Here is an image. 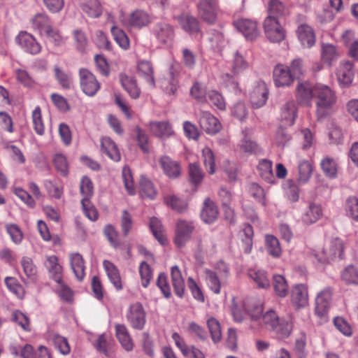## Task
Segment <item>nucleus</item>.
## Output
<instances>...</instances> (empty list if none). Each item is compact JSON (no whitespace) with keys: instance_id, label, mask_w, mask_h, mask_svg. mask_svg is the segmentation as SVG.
I'll return each mask as SVG.
<instances>
[{"instance_id":"b1692460","label":"nucleus","mask_w":358,"mask_h":358,"mask_svg":"<svg viewBox=\"0 0 358 358\" xmlns=\"http://www.w3.org/2000/svg\"><path fill=\"white\" fill-rule=\"evenodd\" d=\"M154 33L159 41L163 44H168L172 41L174 36L173 27L166 23H157L154 28Z\"/></svg>"},{"instance_id":"a18cd8bd","label":"nucleus","mask_w":358,"mask_h":358,"mask_svg":"<svg viewBox=\"0 0 358 358\" xmlns=\"http://www.w3.org/2000/svg\"><path fill=\"white\" fill-rule=\"evenodd\" d=\"M138 71L143 76H144L148 83H149L151 85L155 86L153 68L152 64L150 62H139L138 64Z\"/></svg>"},{"instance_id":"bb28decb","label":"nucleus","mask_w":358,"mask_h":358,"mask_svg":"<svg viewBox=\"0 0 358 358\" xmlns=\"http://www.w3.org/2000/svg\"><path fill=\"white\" fill-rule=\"evenodd\" d=\"M296 116V106L293 101L287 102L281 109L280 120L285 125L294 124Z\"/></svg>"},{"instance_id":"7c9ffc66","label":"nucleus","mask_w":358,"mask_h":358,"mask_svg":"<svg viewBox=\"0 0 358 358\" xmlns=\"http://www.w3.org/2000/svg\"><path fill=\"white\" fill-rule=\"evenodd\" d=\"M171 275L174 292L182 298L185 294V281L178 266H174L171 268Z\"/></svg>"},{"instance_id":"393cba45","label":"nucleus","mask_w":358,"mask_h":358,"mask_svg":"<svg viewBox=\"0 0 358 358\" xmlns=\"http://www.w3.org/2000/svg\"><path fill=\"white\" fill-rule=\"evenodd\" d=\"M352 67L353 65L351 62H346L341 64L337 70L336 76L338 80L344 87L349 86L352 82L354 77Z\"/></svg>"},{"instance_id":"cd10ccee","label":"nucleus","mask_w":358,"mask_h":358,"mask_svg":"<svg viewBox=\"0 0 358 358\" xmlns=\"http://www.w3.org/2000/svg\"><path fill=\"white\" fill-rule=\"evenodd\" d=\"M101 150L106 154L112 160L118 162L120 160V153L119 150L114 143L108 137H103L101 141Z\"/></svg>"},{"instance_id":"69168bd1","label":"nucleus","mask_w":358,"mask_h":358,"mask_svg":"<svg viewBox=\"0 0 358 358\" xmlns=\"http://www.w3.org/2000/svg\"><path fill=\"white\" fill-rule=\"evenodd\" d=\"M52 342L56 348L63 355H68L70 351V346L67 339L62 336L55 335L53 337Z\"/></svg>"},{"instance_id":"338daca9","label":"nucleus","mask_w":358,"mask_h":358,"mask_svg":"<svg viewBox=\"0 0 358 358\" xmlns=\"http://www.w3.org/2000/svg\"><path fill=\"white\" fill-rule=\"evenodd\" d=\"M240 148L243 152L248 154H257L261 152L259 145L255 141L247 138L242 141Z\"/></svg>"},{"instance_id":"f257e3e1","label":"nucleus","mask_w":358,"mask_h":358,"mask_svg":"<svg viewBox=\"0 0 358 358\" xmlns=\"http://www.w3.org/2000/svg\"><path fill=\"white\" fill-rule=\"evenodd\" d=\"M245 313L248 314L251 321L252 328H257L261 324V320L264 322L266 327L275 333L280 338L288 337L292 330V324L289 321L280 319L273 310L267 311L262 315L263 306L260 301L249 299L243 302Z\"/></svg>"},{"instance_id":"0e129e2a","label":"nucleus","mask_w":358,"mask_h":358,"mask_svg":"<svg viewBox=\"0 0 358 358\" xmlns=\"http://www.w3.org/2000/svg\"><path fill=\"white\" fill-rule=\"evenodd\" d=\"M139 272L141 277L142 285L147 287L152 278V269L150 266L145 262H143L139 268Z\"/></svg>"},{"instance_id":"c756f323","label":"nucleus","mask_w":358,"mask_h":358,"mask_svg":"<svg viewBox=\"0 0 358 358\" xmlns=\"http://www.w3.org/2000/svg\"><path fill=\"white\" fill-rule=\"evenodd\" d=\"M177 77L178 73L174 70L173 66H171L166 78L162 82V87L166 94L169 95L175 94L178 85Z\"/></svg>"},{"instance_id":"9d476101","label":"nucleus","mask_w":358,"mask_h":358,"mask_svg":"<svg viewBox=\"0 0 358 358\" xmlns=\"http://www.w3.org/2000/svg\"><path fill=\"white\" fill-rule=\"evenodd\" d=\"M194 227L192 222L180 220L177 222L176 229L175 243L178 248L184 246L191 238Z\"/></svg>"},{"instance_id":"473e14b6","label":"nucleus","mask_w":358,"mask_h":358,"mask_svg":"<svg viewBox=\"0 0 358 358\" xmlns=\"http://www.w3.org/2000/svg\"><path fill=\"white\" fill-rule=\"evenodd\" d=\"M152 133L161 138H166L173 134L171 124L167 122H154L150 123Z\"/></svg>"},{"instance_id":"dca6fc26","label":"nucleus","mask_w":358,"mask_h":358,"mask_svg":"<svg viewBox=\"0 0 358 358\" xmlns=\"http://www.w3.org/2000/svg\"><path fill=\"white\" fill-rule=\"evenodd\" d=\"M273 76L277 87L289 86L294 80L289 67L283 64H278L275 66Z\"/></svg>"},{"instance_id":"6e6d98bb","label":"nucleus","mask_w":358,"mask_h":358,"mask_svg":"<svg viewBox=\"0 0 358 358\" xmlns=\"http://www.w3.org/2000/svg\"><path fill=\"white\" fill-rule=\"evenodd\" d=\"M342 280L346 284H358V271L353 266H348L341 275Z\"/></svg>"},{"instance_id":"c85d7f7f","label":"nucleus","mask_w":358,"mask_h":358,"mask_svg":"<svg viewBox=\"0 0 358 358\" xmlns=\"http://www.w3.org/2000/svg\"><path fill=\"white\" fill-rule=\"evenodd\" d=\"M103 267L106 271L107 275L113 283L114 287L120 290L122 289L121 277L117 268L108 260H104L103 262Z\"/></svg>"},{"instance_id":"13d9d810","label":"nucleus","mask_w":358,"mask_h":358,"mask_svg":"<svg viewBox=\"0 0 358 358\" xmlns=\"http://www.w3.org/2000/svg\"><path fill=\"white\" fill-rule=\"evenodd\" d=\"M312 173V166L308 161L301 162L299 164V177L298 180L299 182H306Z\"/></svg>"},{"instance_id":"5701e85b","label":"nucleus","mask_w":358,"mask_h":358,"mask_svg":"<svg viewBox=\"0 0 358 358\" xmlns=\"http://www.w3.org/2000/svg\"><path fill=\"white\" fill-rule=\"evenodd\" d=\"M315 86H312L308 82L299 83L296 87V97L303 105H309L310 100L315 96Z\"/></svg>"},{"instance_id":"2eb2a0df","label":"nucleus","mask_w":358,"mask_h":358,"mask_svg":"<svg viewBox=\"0 0 358 358\" xmlns=\"http://www.w3.org/2000/svg\"><path fill=\"white\" fill-rule=\"evenodd\" d=\"M268 90L265 83L258 82L250 95V102L254 108L263 106L268 99Z\"/></svg>"},{"instance_id":"e2e57ef3","label":"nucleus","mask_w":358,"mask_h":358,"mask_svg":"<svg viewBox=\"0 0 358 358\" xmlns=\"http://www.w3.org/2000/svg\"><path fill=\"white\" fill-rule=\"evenodd\" d=\"M135 133L136 134V140L138 143V145L141 149L145 153L149 152V146H148V136L145 131L143 130L138 126L135 128Z\"/></svg>"},{"instance_id":"de8ad7c7","label":"nucleus","mask_w":358,"mask_h":358,"mask_svg":"<svg viewBox=\"0 0 358 358\" xmlns=\"http://www.w3.org/2000/svg\"><path fill=\"white\" fill-rule=\"evenodd\" d=\"M249 275L259 288L266 289L270 286V280L266 271L260 270L250 271Z\"/></svg>"},{"instance_id":"0eeeda50","label":"nucleus","mask_w":358,"mask_h":358,"mask_svg":"<svg viewBox=\"0 0 358 358\" xmlns=\"http://www.w3.org/2000/svg\"><path fill=\"white\" fill-rule=\"evenodd\" d=\"M332 297L330 288L321 291L315 299V314L321 319L326 320Z\"/></svg>"},{"instance_id":"3c124183","label":"nucleus","mask_w":358,"mask_h":358,"mask_svg":"<svg viewBox=\"0 0 358 358\" xmlns=\"http://www.w3.org/2000/svg\"><path fill=\"white\" fill-rule=\"evenodd\" d=\"M202 157L203 164L209 174H213L215 172V156L213 151L209 148H205L202 150Z\"/></svg>"},{"instance_id":"774afa93","label":"nucleus","mask_w":358,"mask_h":358,"mask_svg":"<svg viewBox=\"0 0 358 358\" xmlns=\"http://www.w3.org/2000/svg\"><path fill=\"white\" fill-rule=\"evenodd\" d=\"M157 285L159 288L161 289L164 296L166 298H170L171 296V291L170 286L168 282L167 276L164 273H161L159 274Z\"/></svg>"},{"instance_id":"aec40b11","label":"nucleus","mask_w":358,"mask_h":358,"mask_svg":"<svg viewBox=\"0 0 358 358\" xmlns=\"http://www.w3.org/2000/svg\"><path fill=\"white\" fill-rule=\"evenodd\" d=\"M253 235L252 227L248 223L243 224V228L238 232V237L241 241L240 247L246 254L251 252Z\"/></svg>"},{"instance_id":"37998d69","label":"nucleus","mask_w":358,"mask_h":358,"mask_svg":"<svg viewBox=\"0 0 358 358\" xmlns=\"http://www.w3.org/2000/svg\"><path fill=\"white\" fill-rule=\"evenodd\" d=\"M80 189L81 194L83 196L81 203L85 205L87 201H90L94 194L93 183L88 177H83L80 182Z\"/></svg>"},{"instance_id":"6ab92c4d","label":"nucleus","mask_w":358,"mask_h":358,"mask_svg":"<svg viewBox=\"0 0 358 358\" xmlns=\"http://www.w3.org/2000/svg\"><path fill=\"white\" fill-rule=\"evenodd\" d=\"M291 300L296 309L305 307L308 303L307 287L303 284L295 285L292 290Z\"/></svg>"},{"instance_id":"e433bc0d","label":"nucleus","mask_w":358,"mask_h":358,"mask_svg":"<svg viewBox=\"0 0 358 358\" xmlns=\"http://www.w3.org/2000/svg\"><path fill=\"white\" fill-rule=\"evenodd\" d=\"M48 269L52 275L53 279L59 284L62 285V279L61 273L62 267L58 263V258L55 255H52L48 257Z\"/></svg>"},{"instance_id":"49530a36","label":"nucleus","mask_w":358,"mask_h":358,"mask_svg":"<svg viewBox=\"0 0 358 358\" xmlns=\"http://www.w3.org/2000/svg\"><path fill=\"white\" fill-rule=\"evenodd\" d=\"M211 338L215 343H219L222 339V331L220 322L214 317H210L207 321Z\"/></svg>"},{"instance_id":"a211bd4d","label":"nucleus","mask_w":358,"mask_h":358,"mask_svg":"<svg viewBox=\"0 0 358 358\" xmlns=\"http://www.w3.org/2000/svg\"><path fill=\"white\" fill-rule=\"evenodd\" d=\"M178 21L182 29L189 34H198L201 32L200 22L192 15L183 13L178 17Z\"/></svg>"},{"instance_id":"4468645a","label":"nucleus","mask_w":358,"mask_h":358,"mask_svg":"<svg viewBox=\"0 0 358 358\" xmlns=\"http://www.w3.org/2000/svg\"><path fill=\"white\" fill-rule=\"evenodd\" d=\"M16 42L26 52L35 55L40 52L41 47L36 39L26 31H21L15 38Z\"/></svg>"},{"instance_id":"bf43d9fd","label":"nucleus","mask_w":358,"mask_h":358,"mask_svg":"<svg viewBox=\"0 0 358 358\" xmlns=\"http://www.w3.org/2000/svg\"><path fill=\"white\" fill-rule=\"evenodd\" d=\"M345 209L348 215L358 222V199L357 197L352 196L347 199Z\"/></svg>"},{"instance_id":"c9c22d12","label":"nucleus","mask_w":358,"mask_h":358,"mask_svg":"<svg viewBox=\"0 0 358 358\" xmlns=\"http://www.w3.org/2000/svg\"><path fill=\"white\" fill-rule=\"evenodd\" d=\"M260 176L268 183H274L275 176L272 169V162L268 159H262L258 165Z\"/></svg>"},{"instance_id":"ddd939ff","label":"nucleus","mask_w":358,"mask_h":358,"mask_svg":"<svg viewBox=\"0 0 358 358\" xmlns=\"http://www.w3.org/2000/svg\"><path fill=\"white\" fill-rule=\"evenodd\" d=\"M247 67V63L244 60L241 54L239 52H236L234 54V58L233 60V65L231 67V73L224 74L223 76L224 80L231 83L233 85L234 90L238 89V83L237 80L234 78L235 76L239 74V73Z\"/></svg>"},{"instance_id":"4be33fe9","label":"nucleus","mask_w":358,"mask_h":358,"mask_svg":"<svg viewBox=\"0 0 358 358\" xmlns=\"http://www.w3.org/2000/svg\"><path fill=\"white\" fill-rule=\"evenodd\" d=\"M296 34L303 46L312 47L315 42V36L313 28L307 24L301 23L298 26Z\"/></svg>"},{"instance_id":"7ed1b4c3","label":"nucleus","mask_w":358,"mask_h":358,"mask_svg":"<svg viewBox=\"0 0 358 358\" xmlns=\"http://www.w3.org/2000/svg\"><path fill=\"white\" fill-rule=\"evenodd\" d=\"M343 242L338 238L332 240L330 243L321 250L315 251L313 254L317 262L322 264H327L334 261L337 257L343 259Z\"/></svg>"},{"instance_id":"a19ab883","label":"nucleus","mask_w":358,"mask_h":358,"mask_svg":"<svg viewBox=\"0 0 358 358\" xmlns=\"http://www.w3.org/2000/svg\"><path fill=\"white\" fill-rule=\"evenodd\" d=\"M188 176L189 182L192 185L197 186L201 183L204 173L198 164L192 163L189 164Z\"/></svg>"},{"instance_id":"9b49d317","label":"nucleus","mask_w":358,"mask_h":358,"mask_svg":"<svg viewBox=\"0 0 358 358\" xmlns=\"http://www.w3.org/2000/svg\"><path fill=\"white\" fill-rule=\"evenodd\" d=\"M127 317L134 329H142L145 323V313L143 306L139 303L131 305Z\"/></svg>"},{"instance_id":"2f4dec72","label":"nucleus","mask_w":358,"mask_h":358,"mask_svg":"<svg viewBox=\"0 0 358 358\" xmlns=\"http://www.w3.org/2000/svg\"><path fill=\"white\" fill-rule=\"evenodd\" d=\"M71 268L79 281H82L85 276V261L79 253L71 255L70 257Z\"/></svg>"},{"instance_id":"58836bf2","label":"nucleus","mask_w":358,"mask_h":358,"mask_svg":"<svg viewBox=\"0 0 358 358\" xmlns=\"http://www.w3.org/2000/svg\"><path fill=\"white\" fill-rule=\"evenodd\" d=\"M165 203L173 210L178 212H185L188 206L186 201L178 197L176 195H167L164 197Z\"/></svg>"},{"instance_id":"f3484780","label":"nucleus","mask_w":358,"mask_h":358,"mask_svg":"<svg viewBox=\"0 0 358 358\" xmlns=\"http://www.w3.org/2000/svg\"><path fill=\"white\" fill-rule=\"evenodd\" d=\"M219 210L215 203L209 197L205 199L201 211V218L206 224H213L218 218Z\"/></svg>"},{"instance_id":"79ce46f5","label":"nucleus","mask_w":358,"mask_h":358,"mask_svg":"<svg viewBox=\"0 0 358 358\" xmlns=\"http://www.w3.org/2000/svg\"><path fill=\"white\" fill-rule=\"evenodd\" d=\"M33 27L43 33L51 27L50 20L45 13L36 14L31 20Z\"/></svg>"},{"instance_id":"4d7b16f0","label":"nucleus","mask_w":358,"mask_h":358,"mask_svg":"<svg viewBox=\"0 0 358 358\" xmlns=\"http://www.w3.org/2000/svg\"><path fill=\"white\" fill-rule=\"evenodd\" d=\"M32 121L35 131L37 134L42 136L44 134V124L39 106H37L32 113Z\"/></svg>"},{"instance_id":"72a5a7b5","label":"nucleus","mask_w":358,"mask_h":358,"mask_svg":"<svg viewBox=\"0 0 358 358\" xmlns=\"http://www.w3.org/2000/svg\"><path fill=\"white\" fill-rule=\"evenodd\" d=\"M115 331L116 336L124 349L127 351H131L134 344L126 327L124 324H117Z\"/></svg>"},{"instance_id":"ea45409f","label":"nucleus","mask_w":358,"mask_h":358,"mask_svg":"<svg viewBox=\"0 0 358 358\" xmlns=\"http://www.w3.org/2000/svg\"><path fill=\"white\" fill-rule=\"evenodd\" d=\"M139 193L142 198H149L150 199H153L157 194L153 183L148 178L143 176L140 180Z\"/></svg>"},{"instance_id":"052dcab7","label":"nucleus","mask_w":358,"mask_h":358,"mask_svg":"<svg viewBox=\"0 0 358 358\" xmlns=\"http://www.w3.org/2000/svg\"><path fill=\"white\" fill-rule=\"evenodd\" d=\"M122 178L124 187L130 195L135 194L133 176L129 167L124 166L122 169Z\"/></svg>"},{"instance_id":"412c9836","label":"nucleus","mask_w":358,"mask_h":358,"mask_svg":"<svg viewBox=\"0 0 358 358\" xmlns=\"http://www.w3.org/2000/svg\"><path fill=\"white\" fill-rule=\"evenodd\" d=\"M159 164L164 173L169 178H176L181 174L180 164L170 157L164 155L160 157Z\"/></svg>"},{"instance_id":"4c0bfd02","label":"nucleus","mask_w":358,"mask_h":358,"mask_svg":"<svg viewBox=\"0 0 358 358\" xmlns=\"http://www.w3.org/2000/svg\"><path fill=\"white\" fill-rule=\"evenodd\" d=\"M322 215V208L319 205L310 203L308 209L303 215V222L307 224H313L317 222Z\"/></svg>"},{"instance_id":"09e8293b","label":"nucleus","mask_w":358,"mask_h":358,"mask_svg":"<svg viewBox=\"0 0 358 358\" xmlns=\"http://www.w3.org/2000/svg\"><path fill=\"white\" fill-rule=\"evenodd\" d=\"M266 245L268 252L275 257H278L281 254V248L278 239L272 235L266 236Z\"/></svg>"},{"instance_id":"680f3d73","label":"nucleus","mask_w":358,"mask_h":358,"mask_svg":"<svg viewBox=\"0 0 358 358\" xmlns=\"http://www.w3.org/2000/svg\"><path fill=\"white\" fill-rule=\"evenodd\" d=\"M285 12L283 4L278 0H271L268 3V16L278 19L282 16Z\"/></svg>"},{"instance_id":"a878e982","label":"nucleus","mask_w":358,"mask_h":358,"mask_svg":"<svg viewBox=\"0 0 358 358\" xmlns=\"http://www.w3.org/2000/svg\"><path fill=\"white\" fill-rule=\"evenodd\" d=\"M120 80L122 87L132 99H137L141 94V90L137 85L136 80L124 73L120 74Z\"/></svg>"},{"instance_id":"f704fd0d","label":"nucleus","mask_w":358,"mask_h":358,"mask_svg":"<svg viewBox=\"0 0 358 358\" xmlns=\"http://www.w3.org/2000/svg\"><path fill=\"white\" fill-rule=\"evenodd\" d=\"M81 8L91 17H99L102 13L101 6L98 0H82Z\"/></svg>"},{"instance_id":"603ef678","label":"nucleus","mask_w":358,"mask_h":358,"mask_svg":"<svg viewBox=\"0 0 358 358\" xmlns=\"http://www.w3.org/2000/svg\"><path fill=\"white\" fill-rule=\"evenodd\" d=\"M205 273L210 289L215 294H219L220 292L221 284L217 273L209 269H206Z\"/></svg>"},{"instance_id":"20e7f679","label":"nucleus","mask_w":358,"mask_h":358,"mask_svg":"<svg viewBox=\"0 0 358 358\" xmlns=\"http://www.w3.org/2000/svg\"><path fill=\"white\" fill-rule=\"evenodd\" d=\"M197 15L208 24L216 23L220 6L218 0H199L196 3Z\"/></svg>"},{"instance_id":"5fc2aeb1","label":"nucleus","mask_w":358,"mask_h":358,"mask_svg":"<svg viewBox=\"0 0 358 358\" xmlns=\"http://www.w3.org/2000/svg\"><path fill=\"white\" fill-rule=\"evenodd\" d=\"M111 32L114 39L122 48L126 50L129 48V38L123 30L115 26H113L111 28Z\"/></svg>"},{"instance_id":"864d4df0","label":"nucleus","mask_w":358,"mask_h":358,"mask_svg":"<svg viewBox=\"0 0 358 358\" xmlns=\"http://www.w3.org/2000/svg\"><path fill=\"white\" fill-rule=\"evenodd\" d=\"M321 167L327 177H336L337 173V165L332 158L325 157L321 162Z\"/></svg>"},{"instance_id":"8fccbe9b","label":"nucleus","mask_w":358,"mask_h":358,"mask_svg":"<svg viewBox=\"0 0 358 358\" xmlns=\"http://www.w3.org/2000/svg\"><path fill=\"white\" fill-rule=\"evenodd\" d=\"M338 53L336 47L331 44H324L322 48V59L324 62L330 65L331 62L336 59Z\"/></svg>"},{"instance_id":"6e6552de","label":"nucleus","mask_w":358,"mask_h":358,"mask_svg":"<svg viewBox=\"0 0 358 358\" xmlns=\"http://www.w3.org/2000/svg\"><path fill=\"white\" fill-rule=\"evenodd\" d=\"M234 27L248 41H253L259 36V30L255 21L240 19L234 22Z\"/></svg>"},{"instance_id":"39448f33","label":"nucleus","mask_w":358,"mask_h":358,"mask_svg":"<svg viewBox=\"0 0 358 358\" xmlns=\"http://www.w3.org/2000/svg\"><path fill=\"white\" fill-rule=\"evenodd\" d=\"M264 29L267 38L273 43H279L285 38V31L278 19L268 16L264 22Z\"/></svg>"},{"instance_id":"1a4fd4ad","label":"nucleus","mask_w":358,"mask_h":358,"mask_svg":"<svg viewBox=\"0 0 358 358\" xmlns=\"http://www.w3.org/2000/svg\"><path fill=\"white\" fill-rule=\"evenodd\" d=\"M79 74L83 92L88 96L94 95L100 87L95 76L86 69H81Z\"/></svg>"},{"instance_id":"f8f14e48","label":"nucleus","mask_w":358,"mask_h":358,"mask_svg":"<svg viewBox=\"0 0 358 358\" xmlns=\"http://www.w3.org/2000/svg\"><path fill=\"white\" fill-rule=\"evenodd\" d=\"M199 122L201 128L211 135L219 132L222 127L219 120L207 111L201 112Z\"/></svg>"},{"instance_id":"423d86ee","label":"nucleus","mask_w":358,"mask_h":358,"mask_svg":"<svg viewBox=\"0 0 358 358\" xmlns=\"http://www.w3.org/2000/svg\"><path fill=\"white\" fill-rule=\"evenodd\" d=\"M122 24L128 28H141L150 22L149 15L142 10L133 11L129 16L121 17Z\"/></svg>"},{"instance_id":"c03bdc74","label":"nucleus","mask_w":358,"mask_h":358,"mask_svg":"<svg viewBox=\"0 0 358 358\" xmlns=\"http://www.w3.org/2000/svg\"><path fill=\"white\" fill-rule=\"evenodd\" d=\"M273 286L275 294L280 297H285L288 294V285L284 276L274 275Z\"/></svg>"},{"instance_id":"f03ea898","label":"nucleus","mask_w":358,"mask_h":358,"mask_svg":"<svg viewBox=\"0 0 358 358\" xmlns=\"http://www.w3.org/2000/svg\"><path fill=\"white\" fill-rule=\"evenodd\" d=\"M315 103L317 120H321L328 115V110L336 103V96L329 87L322 84L315 85Z\"/></svg>"}]
</instances>
